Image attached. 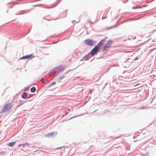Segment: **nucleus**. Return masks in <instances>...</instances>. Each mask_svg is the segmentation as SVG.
Segmentation results:
<instances>
[{
	"label": "nucleus",
	"instance_id": "1",
	"mask_svg": "<svg viewBox=\"0 0 156 156\" xmlns=\"http://www.w3.org/2000/svg\"><path fill=\"white\" fill-rule=\"evenodd\" d=\"M112 43V41H106L105 39H103L98 44L99 47H101L102 51H104L108 50Z\"/></svg>",
	"mask_w": 156,
	"mask_h": 156
},
{
	"label": "nucleus",
	"instance_id": "2",
	"mask_svg": "<svg viewBox=\"0 0 156 156\" xmlns=\"http://www.w3.org/2000/svg\"><path fill=\"white\" fill-rule=\"evenodd\" d=\"M84 43L86 45L92 46L96 44V42L92 40L87 39L84 41Z\"/></svg>",
	"mask_w": 156,
	"mask_h": 156
},
{
	"label": "nucleus",
	"instance_id": "3",
	"mask_svg": "<svg viewBox=\"0 0 156 156\" xmlns=\"http://www.w3.org/2000/svg\"><path fill=\"white\" fill-rule=\"evenodd\" d=\"M99 46H98V44L96 45L90 52L91 55L93 56L95 54H96L99 50Z\"/></svg>",
	"mask_w": 156,
	"mask_h": 156
},
{
	"label": "nucleus",
	"instance_id": "4",
	"mask_svg": "<svg viewBox=\"0 0 156 156\" xmlns=\"http://www.w3.org/2000/svg\"><path fill=\"white\" fill-rule=\"evenodd\" d=\"M12 107V105L11 103H7L3 108L2 112H5L9 111L11 108Z\"/></svg>",
	"mask_w": 156,
	"mask_h": 156
},
{
	"label": "nucleus",
	"instance_id": "5",
	"mask_svg": "<svg viewBox=\"0 0 156 156\" xmlns=\"http://www.w3.org/2000/svg\"><path fill=\"white\" fill-rule=\"evenodd\" d=\"M34 57L33 54L27 55L23 56L20 58V59H31Z\"/></svg>",
	"mask_w": 156,
	"mask_h": 156
},
{
	"label": "nucleus",
	"instance_id": "6",
	"mask_svg": "<svg viewBox=\"0 0 156 156\" xmlns=\"http://www.w3.org/2000/svg\"><path fill=\"white\" fill-rule=\"evenodd\" d=\"M64 69V68L62 66H60L55 68L53 69L54 70H57L58 71H62Z\"/></svg>",
	"mask_w": 156,
	"mask_h": 156
},
{
	"label": "nucleus",
	"instance_id": "7",
	"mask_svg": "<svg viewBox=\"0 0 156 156\" xmlns=\"http://www.w3.org/2000/svg\"><path fill=\"white\" fill-rule=\"evenodd\" d=\"M21 98H22L25 99L27 98V94L26 92L23 93L21 95Z\"/></svg>",
	"mask_w": 156,
	"mask_h": 156
},
{
	"label": "nucleus",
	"instance_id": "8",
	"mask_svg": "<svg viewBox=\"0 0 156 156\" xmlns=\"http://www.w3.org/2000/svg\"><path fill=\"white\" fill-rule=\"evenodd\" d=\"M16 142L15 141L13 142H10L7 144V145L9 147L13 146L15 144Z\"/></svg>",
	"mask_w": 156,
	"mask_h": 156
},
{
	"label": "nucleus",
	"instance_id": "9",
	"mask_svg": "<svg viewBox=\"0 0 156 156\" xmlns=\"http://www.w3.org/2000/svg\"><path fill=\"white\" fill-rule=\"evenodd\" d=\"M28 145V143H26L25 144H20L18 145L19 147H20V146H22L23 147H25L27 146Z\"/></svg>",
	"mask_w": 156,
	"mask_h": 156
},
{
	"label": "nucleus",
	"instance_id": "10",
	"mask_svg": "<svg viewBox=\"0 0 156 156\" xmlns=\"http://www.w3.org/2000/svg\"><path fill=\"white\" fill-rule=\"evenodd\" d=\"M36 88L34 87H32L30 89V91L31 92H33V93L34 92L36 91Z\"/></svg>",
	"mask_w": 156,
	"mask_h": 156
},
{
	"label": "nucleus",
	"instance_id": "11",
	"mask_svg": "<svg viewBox=\"0 0 156 156\" xmlns=\"http://www.w3.org/2000/svg\"><path fill=\"white\" fill-rule=\"evenodd\" d=\"M53 133H49L47 135V136L48 137H50L53 135Z\"/></svg>",
	"mask_w": 156,
	"mask_h": 156
},
{
	"label": "nucleus",
	"instance_id": "12",
	"mask_svg": "<svg viewBox=\"0 0 156 156\" xmlns=\"http://www.w3.org/2000/svg\"><path fill=\"white\" fill-rule=\"evenodd\" d=\"M23 104V103H20L18 105H17L16 106V108H18V107H19V106H21L22 104Z\"/></svg>",
	"mask_w": 156,
	"mask_h": 156
},
{
	"label": "nucleus",
	"instance_id": "13",
	"mask_svg": "<svg viewBox=\"0 0 156 156\" xmlns=\"http://www.w3.org/2000/svg\"><path fill=\"white\" fill-rule=\"evenodd\" d=\"M40 81H41L42 83H43V84H44V79L43 78H41V80H40Z\"/></svg>",
	"mask_w": 156,
	"mask_h": 156
},
{
	"label": "nucleus",
	"instance_id": "14",
	"mask_svg": "<svg viewBox=\"0 0 156 156\" xmlns=\"http://www.w3.org/2000/svg\"><path fill=\"white\" fill-rule=\"evenodd\" d=\"M55 82H53L52 83H51L50 85V86H51V85H55Z\"/></svg>",
	"mask_w": 156,
	"mask_h": 156
},
{
	"label": "nucleus",
	"instance_id": "15",
	"mask_svg": "<svg viewBox=\"0 0 156 156\" xmlns=\"http://www.w3.org/2000/svg\"><path fill=\"white\" fill-rule=\"evenodd\" d=\"M23 13H16L15 14L16 15H19L22 14Z\"/></svg>",
	"mask_w": 156,
	"mask_h": 156
},
{
	"label": "nucleus",
	"instance_id": "16",
	"mask_svg": "<svg viewBox=\"0 0 156 156\" xmlns=\"http://www.w3.org/2000/svg\"><path fill=\"white\" fill-rule=\"evenodd\" d=\"M106 18H107V16H106L105 17H102V20H104V19H106Z\"/></svg>",
	"mask_w": 156,
	"mask_h": 156
},
{
	"label": "nucleus",
	"instance_id": "17",
	"mask_svg": "<svg viewBox=\"0 0 156 156\" xmlns=\"http://www.w3.org/2000/svg\"><path fill=\"white\" fill-rule=\"evenodd\" d=\"M61 0H58V3H59V2H60Z\"/></svg>",
	"mask_w": 156,
	"mask_h": 156
},
{
	"label": "nucleus",
	"instance_id": "18",
	"mask_svg": "<svg viewBox=\"0 0 156 156\" xmlns=\"http://www.w3.org/2000/svg\"><path fill=\"white\" fill-rule=\"evenodd\" d=\"M139 84H139V83L137 84H136V85H134V87H135V86H137V85H139Z\"/></svg>",
	"mask_w": 156,
	"mask_h": 156
},
{
	"label": "nucleus",
	"instance_id": "19",
	"mask_svg": "<svg viewBox=\"0 0 156 156\" xmlns=\"http://www.w3.org/2000/svg\"><path fill=\"white\" fill-rule=\"evenodd\" d=\"M62 147H61L57 148L56 149H59V148H62Z\"/></svg>",
	"mask_w": 156,
	"mask_h": 156
},
{
	"label": "nucleus",
	"instance_id": "20",
	"mask_svg": "<svg viewBox=\"0 0 156 156\" xmlns=\"http://www.w3.org/2000/svg\"><path fill=\"white\" fill-rule=\"evenodd\" d=\"M13 6H10V8H12L13 7Z\"/></svg>",
	"mask_w": 156,
	"mask_h": 156
},
{
	"label": "nucleus",
	"instance_id": "21",
	"mask_svg": "<svg viewBox=\"0 0 156 156\" xmlns=\"http://www.w3.org/2000/svg\"><path fill=\"white\" fill-rule=\"evenodd\" d=\"M8 10H7L6 11V12L7 13L8 12Z\"/></svg>",
	"mask_w": 156,
	"mask_h": 156
},
{
	"label": "nucleus",
	"instance_id": "22",
	"mask_svg": "<svg viewBox=\"0 0 156 156\" xmlns=\"http://www.w3.org/2000/svg\"><path fill=\"white\" fill-rule=\"evenodd\" d=\"M12 2H10V3H8L7 4H10V3H11Z\"/></svg>",
	"mask_w": 156,
	"mask_h": 156
}]
</instances>
